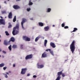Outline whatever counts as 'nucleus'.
Instances as JSON below:
<instances>
[{
	"instance_id": "f257e3e1",
	"label": "nucleus",
	"mask_w": 80,
	"mask_h": 80,
	"mask_svg": "<svg viewBox=\"0 0 80 80\" xmlns=\"http://www.w3.org/2000/svg\"><path fill=\"white\" fill-rule=\"evenodd\" d=\"M76 43L75 41L73 40L70 46V48L72 53L75 51V43Z\"/></svg>"
},
{
	"instance_id": "f03ea898",
	"label": "nucleus",
	"mask_w": 80,
	"mask_h": 80,
	"mask_svg": "<svg viewBox=\"0 0 80 80\" xmlns=\"http://www.w3.org/2000/svg\"><path fill=\"white\" fill-rule=\"evenodd\" d=\"M27 22V19L25 18H22V21L21 22V24L22 27V28L23 30H25V28L23 27V24L24 23Z\"/></svg>"
},
{
	"instance_id": "7ed1b4c3",
	"label": "nucleus",
	"mask_w": 80,
	"mask_h": 80,
	"mask_svg": "<svg viewBox=\"0 0 80 80\" xmlns=\"http://www.w3.org/2000/svg\"><path fill=\"white\" fill-rule=\"evenodd\" d=\"M62 74V71H60L58 72V76L55 80H60L61 78L60 75Z\"/></svg>"
},
{
	"instance_id": "20e7f679",
	"label": "nucleus",
	"mask_w": 80,
	"mask_h": 80,
	"mask_svg": "<svg viewBox=\"0 0 80 80\" xmlns=\"http://www.w3.org/2000/svg\"><path fill=\"white\" fill-rule=\"evenodd\" d=\"M16 29H17V30H19V24L18 23L17 24L16 27L13 28V33H14Z\"/></svg>"
},
{
	"instance_id": "39448f33",
	"label": "nucleus",
	"mask_w": 80,
	"mask_h": 80,
	"mask_svg": "<svg viewBox=\"0 0 80 80\" xmlns=\"http://www.w3.org/2000/svg\"><path fill=\"white\" fill-rule=\"evenodd\" d=\"M33 57V55L32 54L28 55H27L25 57L26 60H28V59H31Z\"/></svg>"
},
{
	"instance_id": "423d86ee",
	"label": "nucleus",
	"mask_w": 80,
	"mask_h": 80,
	"mask_svg": "<svg viewBox=\"0 0 80 80\" xmlns=\"http://www.w3.org/2000/svg\"><path fill=\"white\" fill-rule=\"evenodd\" d=\"M26 70H27V69L26 68H22V71L21 72V74H22V75H24L25 74Z\"/></svg>"
},
{
	"instance_id": "0eeeda50",
	"label": "nucleus",
	"mask_w": 80,
	"mask_h": 80,
	"mask_svg": "<svg viewBox=\"0 0 80 80\" xmlns=\"http://www.w3.org/2000/svg\"><path fill=\"white\" fill-rule=\"evenodd\" d=\"M13 8L15 10H18V9H19V8H20L19 7V6L17 5H14L13 6Z\"/></svg>"
},
{
	"instance_id": "6e6552de",
	"label": "nucleus",
	"mask_w": 80,
	"mask_h": 80,
	"mask_svg": "<svg viewBox=\"0 0 80 80\" xmlns=\"http://www.w3.org/2000/svg\"><path fill=\"white\" fill-rule=\"evenodd\" d=\"M0 23L2 25H5V20L3 19H0Z\"/></svg>"
},
{
	"instance_id": "1a4fd4ad",
	"label": "nucleus",
	"mask_w": 80,
	"mask_h": 80,
	"mask_svg": "<svg viewBox=\"0 0 80 80\" xmlns=\"http://www.w3.org/2000/svg\"><path fill=\"white\" fill-rule=\"evenodd\" d=\"M47 57V55L46 52H44L42 54V58H45L46 57Z\"/></svg>"
},
{
	"instance_id": "9d476101",
	"label": "nucleus",
	"mask_w": 80,
	"mask_h": 80,
	"mask_svg": "<svg viewBox=\"0 0 80 80\" xmlns=\"http://www.w3.org/2000/svg\"><path fill=\"white\" fill-rule=\"evenodd\" d=\"M38 68H42L44 67L43 65H39L38 63L37 64Z\"/></svg>"
},
{
	"instance_id": "9b49d317",
	"label": "nucleus",
	"mask_w": 80,
	"mask_h": 80,
	"mask_svg": "<svg viewBox=\"0 0 80 80\" xmlns=\"http://www.w3.org/2000/svg\"><path fill=\"white\" fill-rule=\"evenodd\" d=\"M11 42H15V38L13 37H12L9 40V41L8 42L10 43Z\"/></svg>"
},
{
	"instance_id": "f8f14e48",
	"label": "nucleus",
	"mask_w": 80,
	"mask_h": 80,
	"mask_svg": "<svg viewBox=\"0 0 80 80\" xmlns=\"http://www.w3.org/2000/svg\"><path fill=\"white\" fill-rule=\"evenodd\" d=\"M50 45L52 47V48H55L56 47V46L54 43L53 42H51L50 43Z\"/></svg>"
},
{
	"instance_id": "ddd939ff",
	"label": "nucleus",
	"mask_w": 80,
	"mask_h": 80,
	"mask_svg": "<svg viewBox=\"0 0 80 80\" xmlns=\"http://www.w3.org/2000/svg\"><path fill=\"white\" fill-rule=\"evenodd\" d=\"M8 17L9 18H12V13L11 12L9 13V14L8 15Z\"/></svg>"
},
{
	"instance_id": "4468645a",
	"label": "nucleus",
	"mask_w": 80,
	"mask_h": 80,
	"mask_svg": "<svg viewBox=\"0 0 80 80\" xmlns=\"http://www.w3.org/2000/svg\"><path fill=\"white\" fill-rule=\"evenodd\" d=\"M4 45H8V43L7 42V40H5L4 41Z\"/></svg>"
},
{
	"instance_id": "2eb2a0df",
	"label": "nucleus",
	"mask_w": 80,
	"mask_h": 80,
	"mask_svg": "<svg viewBox=\"0 0 80 80\" xmlns=\"http://www.w3.org/2000/svg\"><path fill=\"white\" fill-rule=\"evenodd\" d=\"M49 28H49V27L48 26H47V27H44V29L45 31H48V30H49Z\"/></svg>"
},
{
	"instance_id": "dca6fc26",
	"label": "nucleus",
	"mask_w": 80,
	"mask_h": 80,
	"mask_svg": "<svg viewBox=\"0 0 80 80\" xmlns=\"http://www.w3.org/2000/svg\"><path fill=\"white\" fill-rule=\"evenodd\" d=\"M18 31H15L14 32V33H13V31L12 32V35H17V34H18Z\"/></svg>"
},
{
	"instance_id": "f3484780",
	"label": "nucleus",
	"mask_w": 80,
	"mask_h": 80,
	"mask_svg": "<svg viewBox=\"0 0 80 80\" xmlns=\"http://www.w3.org/2000/svg\"><path fill=\"white\" fill-rule=\"evenodd\" d=\"M40 38V36H38L37 38H36L35 39V42H37V41L39 39V38Z\"/></svg>"
},
{
	"instance_id": "a211bd4d",
	"label": "nucleus",
	"mask_w": 80,
	"mask_h": 80,
	"mask_svg": "<svg viewBox=\"0 0 80 80\" xmlns=\"http://www.w3.org/2000/svg\"><path fill=\"white\" fill-rule=\"evenodd\" d=\"M12 48H17V45L15 44H13L12 47Z\"/></svg>"
},
{
	"instance_id": "6ab92c4d",
	"label": "nucleus",
	"mask_w": 80,
	"mask_h": 80,
	"mask_svg": "<svg viewBox=\"0 0 80 80\" xmlns=\"http://www.w3.org/2000/svg\"><path fill=\"white\" fill-rule=\"evenodd\" d=\"M47 40H45L44 41V46L45 47H47Z\"/></svg>"
},
{
	"instance_id": "aec40b11",
	"label": "nucleus",
	"mask_w": 80,
	"mask_h": 80,
	"mask_svg": "<svg viewBox=\"0 0 80 80\" xmlns=\"http://www.w3.org/2000/svg\"><path fill=\"white\" fill-rule=\"evenodd\" d=\"M78 30V29H77V28H74V30L72 32H71V33H72V32H76V31Z\"/></svg>"
},
{
	"instance_id": "412c9836",
	"label": "nucleus",
	"mask_w": 80,
	"mask_h": 80,
	"mask_svg": "<svg viewBox=\"0 0 80 80\" xmlns=\"http://www.w3.org/2000/svg\"><path fill=\"white\" fill-rule=\"evenodd\" d=\"M38 23L39 26H41V27H43V23L42 22H39Z\"/></svg>"
},
{
	"instance_id": "4be33fe9",
	"label": "nucleus",
	"mask_w": 80,
	"mask_h": 80,
	"mask_svg": "<svg viewBox=\"0 0 80 80\" xmlns=\"http://www.w3.org/2000/svg\"><path fill=\"white\" fill-rule=\"evenodd\" d=\"M27 38V37L26 36H23L22 37V38L23 40H25V41L26 40Z\"/></svg>"
},
{
	"instance_id": "5701e85b",
	"label": "nucleus",
	"mask_w": 80,
	"mask_h": 80,
	"mask_svg": "<svg viewBox=\"0 0 80 80\" xmlns=\"http://www.w3.org/2000/svg\"><path fill=\"white\" fill-rule=\"evenodd\" d=\"M16 18H16V16H15L13 20V22H15V21L17 20V19H16Z\"/></svg>"
},
{
	"instance_id": "b1692460",
	"label": "nucleus",
	"mask_w": 80,
	"mask_h": 80,
	"mask_svg": "<svg viewBox=\"0 0 80 80\" xmlns=\"http://www.w3.org/2000/svg\"><path fill=\"white\" fill-rule=\"evenodd\" d=\"M31 0L29 1V6H30V5H33V2H31Z\"/></svg>"
},
{
	"instance_id": "393cba45",
	"label": "nucleus",
	"mask_w": 80,
	"mask_h": 80,
	"mask_svg": "<svg viewBox=\"0 0 80 80\" xmlns=\"http://www.w3.org/2000/svg\"><path fill=\"white\" fill-rule=\"evenodd\" d=\"M25 41L29 42V41H30V38H28V37H27V38H26V39Z\"/></svg>"
},
{
	"instance_id": "a878e982",
	"label": "nucleus",
	"mask_w": 80,
	"mask_h": 80,
	"mask_svg": "<svg viewBox=\"0 0 80 80\" xmlns=\"http://www.w3.org/2000/svg\"><path fill=\"white\" fill-rule=\"evenodd\" d=\"M8 24H9V26H8V28H11L12 27V25H11L10 24V23L9 22L8 23Z\"/></svg>"
},
{
	"instance_id": "bb28decb",
	"label": "nucleus",
	"mask_w": 80,
	"mask_h": 80,
	"mask_svg": "<svg viewBox=\"0 0 80 80\" xmlns=\"http://www.w3.org/2000/svg\"><path fill=\"white\" fill-rule=\"evenodd\" d=\"M49 52L50 53H51L52 55H53V56L54 55V54H53V51H51V50H50V51H49Z\"/></svg>"
},
{
	"instance_id": "cd10ccee",
	"label": "nucleus",
	"mask_w": 80,
	"mask_h": 80,
	"mask_svg": "<svg viewBox=\"0 0 80 80\" xmlns=\"http://www.w3.org/2000/svg\"><path fill=\"white\" fill-rule=\"evenodd\" d=\"M5 33H6V35H7V36H8V35H10V34H9L8 32V31H5Z\"/></svg>"
},
{
	"instance_id": "c85d7f7f",
	"label": "nucleus",
	"mask_w": 80,
	"mask_h": 80,
	"mask_svg": "<svg viewBox=\"0 0 80 80\" xmlns=\"http://www.w3.org/2000/svg\"><path fill=\"white\" fill-rule=\"evenodd\" d=\"M8 48L10 51H11V50H12V45H10Z\"/></svg>"
},
{
	"instance_id": "c756f323",
	"label": "nucleus",
	"mask_w": 80,
	"mask_h": 80,
	"mask_svg": "<svg viewBox=\"0 0 80 80\" xmlns=\"http://www.w3.org/2000/svg\"><path fill=\"white\" fill-rule=\"evenodd\" d=\"M4 65V64H3V63H2L0 64V67H3Z\"/></svg>"
},
{
	"instance_id": "7c9ffc66",
	"label": "nucleus",
	"mask_w": 80,
	"mask_h": 80,
	"mask_svg": "<svg viewBox=\"0 0 80 80\" xmlns=\"http://www.w3.org/2000/svg\"><path fill=\"white\" fill-rule=\"evenodd\" d=\"M50 11H51V8H48L47 12H50Z\"/></svg>"
},
{
	"instance_id": "2f4dec72",
	"label": "nucleus",
	"mask_w": 80,
	"mask_h": 80,
	"mask_svg": "<svg viewBox=\"0 0 80 80\" xmlns=\"http://www.w3.org/2000/svg\"><path fill=\"white\" fill-rule=\"evenodd\" d=\"M31 10V9L29 8H27V10L28 11V12H30V11Z\"/></svg>"
},
{
	"instance_id": "473e14b6",
	"label": "nucleus",
	"mask_w": 80,
	"mask_h": 80,
	"mask_svg": "<svg viewBox=\"0 0 80 80\" xmlns=\"http://www.w3.org/2000/svg\"><path fill=\"white\" fill-rule=\"evenodd\" d=\"M6 12L5 11H2V14H5V13H6Z\"/></svg>"
},
{
	"instance_id": "72a5a7b5",
	"label": "nucleus",
	"mask_w": 80,
	"mask_h": 80,
	"mask_svg": "<svg viewBox=\"0 0 80 80\" xmlns=\"http://www.w3.org/2000/svg\"><path fill=\"white\" fill-rule=\"evenodd\" d=\"M62 27H65V24L64 23H63L61 24Z\"/></svg>"
},
{
	"instance_id": "f704fd0d",
	"label": "nucleus",
	"mask_w": 80,
	"mask_h": 80,
	"mask_svg": "<svg viewBox=\"0 0 80 80\" xmlns=\"http://www.w3.org/2000/svg\"><path fill=\"white\" fill-rule=\"evenodd\" d=\"M51 49H46V52H48V51H49V52L51 50Z\"/></svg>"
},
{
	"instance_id": "c9c22d12",
	"label": "nucleus",
	"mask_w": 80,
	"mask_h": 80,
	"mask_svg": "<svg viewBox=\"0 0 80 80\" xmlns=\"http://www.w3.org/2000/svg\"><path fill=\"white\" fill-rule=\"evenodd\" d=\"M4 76H5V78H8V76H7V74H5Z\"/></svg>"
},
{
	"instance_id": "e433bc0d",
	"label": "nucleus",
	"mask_w": 80,
	"mask_h": 80,
	"mask_svg": "<svg viewBox=\"0 0 80 80\" xmlns=\"http://www.w3.org/2000/svg\"><path fill=\"white\" fill-rule=\"evenodd\" d=\"M64 28L65 29H67V28H68V26H65L64 27Z\"/></svg>"
},
{
	"instance_id": "4c0bfd02",
	"label": "nucleus",
	"mask_w": 80,
	"mask_h": 80,
	"mask_svg": "<svg viewBox=\"0 0 80 80\" xmlns=\"http://www.w3.org/2000/svg\"><path fill=\"white\" fill-rule=\"evenodd\" d=\"M6 69H7L6 67H4V68H3V69L4 70H6Z\"/></svg>"
},
{
	"instance_id": "58836bf2",
	"label": "nucleus",
	"mask_w": 80,
	"mask_h": 80,
	"mask_svg": "<svg viewBox=\"0 0 80 80\" xmlns=\"http://www.w3.org/2000/svg\"><path fill=\"white\" fill-rule=\"evenodd\" d=\"M23 45L22 44L21 45V47H20L21 48H23Z\"/></svg>"
},
{
	"instance_id": "ea45409f",
	"label": "nucleus",
	"mask_w": 80,
	"mask_h": 80,
	"mask_svg": "<svg viewBox=\"0 0 80 80\" xmlns=\"http://www.w3.org/2000/svg\"><path fill=\"white\" fill-rule=\"evenodd\" d=\"M2 52L3 53H4L5 54V53H6V52L4 51H2Z\"/></svg>"
},
{
	"instance_id": "a19ab883",
	"label": "nucleus",
	"mask_w": 80,
	"mask_h": 80,
	"mask_svg": "<svg viewBox=\"0 0 80 80\" xmlns=\"http://www.w3.org/2000/svg\"><path fill=\"white\" fill-rule=\"evenodd\" d=\"M62 77H65V74H64L62 73Z\"/></svg>"
},
{
	"instance_id": "79ce46f5",
	"label": "nucleus",
	"mask_w": 80,
	"mask_h": 80,
	"mask_svg": "<svg viewBox=\"0 0 80 80\" xmlns=\"http://www.w3.org/2000/svg\"><path fill=\"white\" fill-rule=\"evenodd\" d=\"M33 78H36L37 77V76L36 75H34L33 76Z\"/></svg>"
},
{
	"instance_id": "37998d69",
	"label": "nucleus",
	"mask_w": 80,
	"mask_h": 80,
	"mask_svg": "<svg viewBox=\"0 0 80 80\" xmlns=\"http://www.w3.org/2000/svg\"><path fill=\"white\" fill-rule=\"evenodd\" d=\"M30 74H28L27 75V76L28 77H29V76H30Z\"/></svg>"
},
{
	"instance_id": "c03bdc74",
	"label": "nucleus",
	"mask_w": 80,
	"mask_h": 80,
	"mask_svg": "<svg viewBox=\"0 0 80 80\" xmlns=\"http://www.w3.org/2000/svg\"><path fill=\"white\" fill-rule=\"evenodd\" d=\"M15 67V64H13V67Z\"/></svg>"
},
{
	"instance_id": "a18cd8bd",
	"label": "nucleus",
	"mask_w": 80,
	"mask_h": 80,
	"mask_svg": "<svg viewBox=\"0 0 80 80\" xmlns=\"http://www.w3.org/2000/svg\"><path fill=\"white\" fill-rule=\"evenodd\" d=\"M2 58H4V56L2 55Z\"/></svg>"
},
{
	"instance_id": "49530a36",
	"label": "nucleus",
	"mask_w": 80,
	"mask_h": 80,
	"mask_svg": "<svg viewBox=\"0 0 80 80\" xmlns=\"http://www.w3.org/2000/svg\"><path fill=\"white\" fill-rule=\"evenodd\" d=\"M30 19L31 20H33V18H30Z\"/></svg>"
},
{
	"instance_id": "de8ad7c7",
	"label": "nucleus",
	"mask_w": 80,
	"mask_h": 80,
	"mask_svg": "<svg viewBox=\"0 0 80 80\" xmlns=\"http://www.w3.org/2000/svg\"><path fill=\"white\" fill-rule=\"evenodd\" d=\"M6 73H7V74L8 75H9V74L8 72H6Z\"/></svg>"
},
{
	"instance_id": "09e8293b",
	"label": "nucleus",
	"mask_w": 80,
	"mask_h": 80,
	"mask_svg": "<svg viewBox=\"0 0 80 80\" xmlns=\"http://www.w3.org/2000/svg\"><path fill=\"white\" fill-rule=\"evenodd\" d=\"M0 18H3V17H2V16H0Z\"/></svg>"
},
{
	"instance_id": "8fccbe9b",
	"label": "nucleus",
	"mask_w": 80,
	"mask_h": 80,
	"mask_svg": "<svg viewBox=\"0 0 80 80\" xmlns=\"http://www.w3.org/2000/svg\"><path fill=\"white\" fill-rule=\"evenodd\" d=\"M16 1H20V0H16Z\"/></svg>"
},
{
	"instance_id": "3c124183",
	"label": "nucleus",
	"mask_w": 80,
	"mask_h": 80,
	"mask_svg": "<svg viewBox=\"0 0 80 80\" xmlns=\"http://www.w3.org/2000/svg\"><path fill=\"white\" fill-rule=\"evenodd\" d=\"M52 27H55V25H52Z\"/></svg>"
},
{
	"instance_id": "603ef678",
	"label": "nucleus",
	"mask_w": 80,
	"mask_h": 80,
	"mask_svg": "<svg viewBox=\"0 0 80 80\" xmlns=\"http://www.w3.org/2000/svg\"><path fill=\"white\" fill-rule=\"evenodd\" d=\"M6 1H4V3H6Z\"/></svg>"
},
{
	"instance_id": "864d4df0",
	"label": "nucleus",
	"mask_w": 80,
	"mask_h": 80,
	"mask_svg": "<svg viewBox=\"0 0 80 80\" xmlns=\"http://www.w3.org/2000/svg\"><path fill=\"white\" fill-rule=\"evenodd\" d=\"M9 73H11V71H9Z\"/></svg>"
},
{
	"instance_id": "5fc2aeb1",
	"label": "nucleus",
	"mask_w": 80,
	"mask_h": 80,
	"mask_svg": "<svg viewBox=\"0 0 80 80\" xmlns=\"http://www.w3.org/2000/svg\"><path fill=\"white\" fill-rule=\"evenodd\" d=\"M0 8H1V6H0Z\"/></svg>"
},
{
	"instance_id": "6e6d98bb",
	"label": "nucleus",
	"mask_w": 80,
	"mask_h": 80,
	"mask_svg": "<svg viewBox=\"0 0 80 80\" xmlns=\"http://www.w3.org/2000/svg\"><path fill=\"white\" fill-rule=\"evenodd\" d=\"M1 49H0V52H1Z\"/></svg>"
},
{
	"instance_id": "4d7b16f0",
	"label": "nucleus",
	"mask_w": 80,
	"mask_h": 80,
	"mask_svg": "<svg viewBox=\"0 0 80 80\" xmlns=\"http://www.w3.org/2000/svg\"><path fill=\"white\" fill-rule=\"evenodd\" d=\"M2 57V56L0 55V57Z\"/></svg>"
},
{
	"instance_id": "13d9d810",
	"label": "nucleus",
	"mask_w": 80,
	"mask_h": 80,
	"mask_svg": "<svg viewBox=\"0 0 80 80\" xmlns=\"http://www.w3.org/2000/svg\"><path fill=\"white\" fill-rule=\"evenodd\" d=\"M8 0V1H10V0Z\"/></svg>"
},
{
	"instance_id": "bf43d9fd",
	"label": "nucleus",
	"mask_w": 80,
	"mask_h": 80,
	"mask_svg": "<svg viewBox=\"0 0 80 80\" xmlns=\"http://www.w3.org/2000/svg\"><path fill=\"white\" fill-rule=\"evenodd\" d=\"M0 42H1V40H0Z\"/></svg>"
},
{
	"instance_id": "052dcab7",
	"label": "nucleus",
	"mask_w": 80,
	"mask_h": 80,
	"mask_svg": "<svg viewBox=\"0 0 80 80\" xmlns=\"http://www.w3.org/2000/svg\"><path fill=\"white\" fill-rule=\"evenodd\" d=\"M0 80H1V79H0Z\"/></svg>"
}]
</instances>
